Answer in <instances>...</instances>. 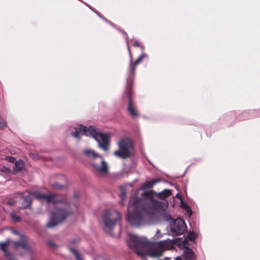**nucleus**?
<instances>
[{"mask_svg":"<svg viewBox=\"0 0 260 260\" xmlns=\"http://www.w3.org/2000/svg\"><path fill=\"white\" fill-rule=\"evenodd\" d=\"M129 238L128 247L142 257L146 256L154 258L160 257L165 250L173 246V243L170 240L161 241L150 246V242L144 238L131 234H129Z\"/></svg>","mask_w":260,"mask_h":260,"instance_id":"f257e3e1","label":"nucleus"},{"mask_svg":"<svg viewBox=\"0 0 260 260\" xmlns=\"http://www.w3.org/2000/svg\"><path fill=\"white\" fill-rule=\"evenodd\" d=\"M127 47L130 57L128 72L131 77L127 79L124 94L128 99L127 111L132 117H135L139 116V112L133 100V80L135 75L136 67L144 58L147 57V55L145 53H142L134 62L133 61L132 53L128 42H127Z\"/></svg>","mask_w":260,"mask_h":260,"instance_id":"f03ea898","label":"nucleus"},{"mask_svg":"<svg viewBox=\"0 0 260 260\" xmlns=\"http://www.w3.org/2000/svg\"><path fill=\"white\" fill-rule=\"evenodd\" d=\"M80 135L92 136L99 143L101 148L106 151L109 150V137L108 135L97 132L94 126H90L87 127L85 126L80 124L75 128V131L71 134L72 136L78 139L80 138Z\"/></svg>","mask_w":260,"mask_h":260,"instance_id":"7ed1b4c3","label":"nucleus"},{"mask_svg":"<svg viewBox=\"0 0 260 260\" xmlns=\"http://www.w3.org/2000/svg\"><path fill=\"white\" fill-rule=\"evenodd\" d=\"M54 200L58 202H53V204L62 203L63 207L57 209L55 212H53L50 221L47 224V227L52 228L58 223L64 220L72 212L71 210L69 203L59 195L54 194Z\"/></svg>","mask_w":260,"mask_h":260,"instance_id":"20e7f679","label":"nucleus"},{"mask_svg":"<svg viewBox=\"0 0 260 260\" xmlns=\"http://www.w3.org/2000/svg\"><path fill=\"white\" fill-rule=\"evenodd\" d=\"M83 152L91 160L92 166L98 172L102 175H106L108 172L109 167L103 156L89 149H85Z\"/></svg>","mask_w":260,"mask_h":260,"instance_id":"39448f33","label":"nucleus"},{"mask_svg":"<svg viewBox=\"0 0 260 260\" xmlns=\"http://www.w3.org/2000/svg\"><path fill=\"white\" fill-rule=\"evenodd\" d=\"M118 150L115 151L113 154L120 158L125 159L134 156L135 149L132 140L128 138L121 139L118 142Z\"/></svg>","mask_w":260,"mask_h":260,"instance_id":"423d86ee","label":"nucleus"},{"mask_svg":"<svg viewBox=\"0 0 260 260\" xmlns=\"http://www.w3.org/2000/svg\"><path fill=\"white\" fill-rule=\"evenodd\" d=\"M121 219L120 213L114 210H106L104 211L102 219L105 228L112 231L116 223Z\"/></svg>","mask_w":260,"mask_h":260,"instance_id":"0eeeda50","label":"nucleus"},{"mask_svg":"<svg viewBox=\"0 0 260 260\" xmlns=\"http://www.w3.org/2000/svg\"><path fill=\"white\" fill-rule=\"evenodd\" d=\"M171 194L172 190L169 189H165L157 193L153 190L145 191L143 193V196L144 197L151 200L153 202L155 208L158 210L161 209L163 203L162 202H159L157 200H154L153 199V198L155 196H157L159 199L164 200L171 196Z\"/></svg>","mask_w":260,"mask_h":260,"instance_id":"6e6552de","label":"nucleus"},{"mask_svg":"<svg viewBox=\"0 0 260 260\" xmlns=\"http://www.w3.org/2000/svg\"><path fill=\"white\" fill-rule=\"evenodd\" d=\"M140 200L138 199L134 200L133 206L136 207L135 210L128 215L127 220L133 226H139L144 221L143 212L138 208L137 204Z\"/></svg>","mask_w":260,"mask_h":260,"instance_id":"1a4fd4ad","label":"nucleus"},{"mask_svg":"<svg viewBox=\"0 0 260 260\" xmlns=\"http://www.w3.org/2000/svg\"><path fill=\"white\" fill-rule=\"evenodd\" d=\"M15 248L17 249L21 248L25 251L31 254L33 251L29 244V239L24 235H21L20 237V240L18 242H14Z\"/></svg>","mask_w":260,"mask_h":260,"instance_id":"9d476101","label":"nucleus"},{"mask_svg":"<svg viewBox=\"0 0 260 260\" xmlns=\"http://www.w3.org/2000/svg\"><path fill=\"white\" fill-rule=\"evenodd\" d=\"M184 223L181 219L175 220L171 226V232L176 236L181 235L183 233Z\"/></svg>","mask_w":260,"mask_h":260,"instance_id":"9b49d317","label":"nucleus"},{"mask_svg":"<svg viewBox=\"0 0 260 260\" xmlns=\"http://www.w3.org/2000/svg\"><path fill=\"white\" fill-rule=\"evenodd\" d=\"M30 194L33 195V197L39 200H45L47 201L48 203L58 202L56 200H54V194H49L47 195L41 193L39 191H35L31 192Z\"/></svg>","mask_w":260,"mask_h":260,"instance_id":"f8f14e48","label":"nucleus"},{"mask_svg":"<svg viewBox=\"0 0 260 260\" xmlns=\"http://www.w3.org/2000/svg\"><path fill=\"white\" fill-rule=\"evenodd\" d=\"M10 243V240L0 243V249L4 251L5 256L8 260H17L12 253L9 252L7 248ZM30 260H33L32 258Z\"/></svg>","mask_w":260,"mask_h":260,"instance_id":"ddd939ff","label":"nucleus"},{"mask_svg":"<svg viewBox=\"0 0 260 260\" xmlns=\"http://www.w3.org/2000/svg\"><path fill=\"white\" fill-rule=\"evenodd\" d=\"M31 191L29 192V194L27 196H23L22 198V206L21 208L26 209V208H30L31 205L32 199L31 196L33 195L30 194V192Z\"/></svg>","mask_w":260,"mask_h":260,"instance_id":"4468645a","label":"nucleus"},{"mask_svg":"<svg viewBox=\"0 0 260 260\" xmlns=\"http://www.w3.org/2000/svg\"><path fill=\"white\" fill-rule=\"evenodd\" d=\"M184 258V260H195L196 255L191 249L187 248L185 250Z\"/></svg>","mask_w":260,"mask_h":260,"instance_id":"2eb2a0df","label":"nucleus"},{"mask_svg":"<svg viewBox=\"0 0 260 260\" xmlns=\"http://www.w3.org/2000/svg\"><path fill=\"white\" fill-rule=\"evenodd\" d=\"M24 168V164L23 160H19L16 161L15 167L14 168V172L15 173L19 172L22 171Z\"/></svg>","mask_w":260,"mask_h":260,"instance_id":"dca6fc26","label":"nucleus"},{"mask_svg":"<svg viewBox=\"0 0 260 260\" xmlns=\"http://www.w3.org/2000/svg\"><path fill=\"white\" fill-rule=\"evenodd\" d=\"M160 181V180L159 179H152L149 181L146 182L144 184L143 186L145 188H151L154 185L159 182Z\"/></svg>","mask_w":260,"mask_h":260,"instance_id":"f3484780","label":"nucleus"},{"mask_svg":"<svg viewBox=\"0 0 260 260\" xmlns=\"http://www.w3.org/2000/svg\"><path fill=\"white\" fill-rule=\"evenodd\" d=\"M131 43L132 45L134 47H138L141 48L142 50H144L145 49V47L138 40L133 39L131 41Z\"/></svg>","mask_w":260,"mask_h":260,"instance_id":"a211bd4d","label":"nucleus"},{"mask_svg":"<svg viewBox=\"0 0 260 260\" xmlns=\"http://www.w3.org/2000/svg\"><path fill=\"white\" fill-rule=\"evenodd\" d=\"M69 250L75 255L77 260H83L82 256L79 253L77 250L73 248H70Z\"/></svg>","mask_w":260,"mask_h":260,"instance_id":"6ab92c4d","label":"nucleus"},{"mask_svg":"<svg viewBox=\"0 0 260 260\" xmlns=\"http://www.w3.org/2000/svg\"><path fill=\"white\" fill-rule=\"evenodd\" d=\"M180 206L181 208L185 209L186 211V212H190L191 213V208L183 201L181 202Z\"/></svg>","mask_w":260,"mask_h":260,"instance_id":"aec40b11","label":"nucleus"},{"mask_svg":"<svg viewBox=\"0 0 260 260\" xmlns=\"http://www.w3.org/2000/svg\"><path fill=\"white\" fill-rule=\"evenodd\" d=\"M1 171L5 174H8L11 172V170L6 166H2L1 168Z\"/></svg>","mask_w":260,"mask_h":260,"instance_id":"412c9836","label":"nucleus"},{"mask_svg":"<svg viewBox=\"0 0 260 260\" xmlns=\"http://www.w3.org/2000/svg\"><path fill=\"white\" fill-rule=\"evenodd\" d=\"M11 217L12 219L15 221H20V217L16 215L14 213H11Z\"/></svg>","mask_w":260,"mask_h":260,"instance_id":"4be33fe9","label":"nucleus"},{"mask_svg":"<svg viewBox=\"0 0 260 260\" xmlns=\"http://www.w3.org/2000/svg\"><path fill=\"white\" fill-rule=\"evenodd\" d=\"M53 187L57 188V189H62L64 188V186L63 185L59 184L58 183H54L52 184Z\"/></svg>","mask_w":260,"mask_h":260,"instance_id":"5701e85b","label":"nucleus"},{"mask_svg":"<svg viewBox=\"0 0 260 260\" xmlns=\"http://www.w3.org/2000/svg\"><path fill=\"white\" fill-rule=\"evenodd\" d=\"M7 122L4 120H0V128L3 129L7 127Z\"/></svg>","mask_w":260,"mask_h":260,"instance_id":"b1692460","label":"nucleus"},{"mask_svg":"<svg viewBox=\"0 0 260 260\" xmlns=\"http://www.w3.org/2000/svg\"><path fill=\"white\" fill-rule=\"evenodd\" d=\"M126 197V192L125 191L122 190L120 195V198L122 201L124 200L125 199Z\"/></svg>","mask_w":260,"mask_h":260,"instance_id":"393cba45","label":"nucleus"},{"mask_svg":"<svg viewBox=\"0 0 260 260\" xmlns=\"http://www.w3.org/2000/svg\"><path fill=\"white\" fill-rule=\"evenodd\" d=\"M6 160L11 162H14L15 161V158L12 156H7Z\"/></svg>","mask_w":260,"mask_h":260,"instance_id":"a878e982","label":"nucleus"},{"mask_svg":"<svg viewBox=\"0 0 260 260\" xmlns=\"http://www.w3.org/2000/svg\"><path fill=\"white\" fill-rule=\"evenodd\" d=\"M48 245H49V246H51V247H56V245H55L53 242H51V241H49V242H48Z\"/></svg>","mask_w":260,"mask_h":260,"instance_id":"bb28decb","label":"nucleus"},{"mask_svg":"<svg viewBox=\"0 0 260 260\" xmlns=\"http://www.w3.org/2000/svg\"><path fill=\"white\" fill-rule=\"evenodd\" d=\"M79 242V240H72L70 241V243L71 244H76V243H77L78 242Z\"/></svg>","mask_w":260,"mask_h":260,"instance_id":"cd10ccee","label":"nucleus"},{"mask_svg":"<svg viewBox=\"0 0 260 260\" xmlns=\"http://www.w3.org/2000/svg\"><path fill=\"white\" fill-rule=\"evenodd\" d=\"M8 204L10 205H12L13 206V205H14L15 203H14V201H9V202H8Z\"/></svg>","mask_w":260,"mask_h":260,"instance_id":"c85d7f7f","label":"nucleus"},{"mask_svg":"<svg viewBox=\"0 0 260 260\" xmlns=\"http://www.w3.org/2000/svg\"><path fill=\"white\" fill-rule=\"evenodd\" d=\"M31 156L33 157V158L35 159V158H37V156L36 154H31Z\"/></svg>","mask_w":260,"mask_h":260,"instance_id":"c756f323","label":"nucleus"},{"mask_svg":"<svg viewBox=\"0 0 260 260\" xmlns=\"http://www.w3.org/2000/svg\"><path fill=\"white\" fill-rule=\"evenodd\" d=\"M175 260H182V258L180 256H177L176 258H175Z\"/></svg>","mask_w":260,"mask_h":260,"instance_id":"7c9ffc66","label":"nucleus"},{"mask_svg":"<svg viewBox=\"0 0 260 260\" xmlns=\"http://www.w3.org/2000/svg\"><path fill=\"white\" fill-rule=\"evenodd\" d=\"M171 258L169 257H166L164 259V260H170Z\"/></svg>","mask_w":260,"mask_h":260,"instance_id":"2f4dec72","label":"nucleus"},{"mask_svg":"<svg viewBox=\"0 0 260 260\" xmlns=\"http://www.w3.org/2000/svg\"><path fill=\"white\" fill-rule=\"evenodd\" d=\"M15 233L16 234H18V232H16V231L15 232Z\"/></svg>","mask_w":260,"mask_h":260,"instance_id":"473e14b6","label":"nucleus"}]
</instances>
